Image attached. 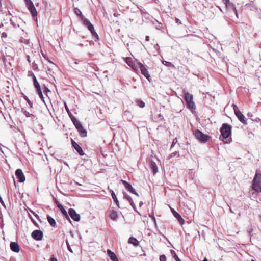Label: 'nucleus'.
Masks as SVG:
<instances>
[{
    "instance_id": "39448f33",
    "label": "nucleus",
    "mask_w": 261,
    "mask_h": 261,
    "mask_svg": "<svg viewBox=\"0 0 261 261\" xmlns=\"http://www.w3.org/2000/svg\"><path fill=\"white\" fill-rule=\"evenodd\" d=\"M194 135L196 139L202 142H206L210 138L209 136L203 134L202 132L199 129L196 130L194 133Z\"/></svg>"
},
{
    "instance_id": "c9c22d12",
    "label": "nucleus",
    "mask_w": 261,
    "mask_h": 261,
    "mask_svg": "<svg viewBox=\"0 0 261 261\" xmlns=\"http://www.w3.org/2000/svg\"><path fill=\"white\" fill-rule=\"evenodd\" d=\"M160 261H166V257L165 255H161L160 256Z\"/></svg>"
},
{
    "instance_id": "de8ad7c7",
    "label": "nucleus",
    "mask_w": 261,
    "mask_h": 261,
    "mask_svg": "<svg viewBox=\"0 0 261 261\" xmlns=\"http://www.w3.org/2000/svg\"><path fill=\"white\" fill-rule=\"evenodd\" d=\"M22 95L25 100H28V97L25 94H24L23 93H22Z\"/></svg>"
},
{
    "instance_id": "3c124183",
    "label": "nucleus",
    "mask_w": 261,
    "mask_h": 261,
    "mask_svg": "<svg viewBox=\"0 0 261 261\" xmlns=\"http://www.w3.org/2000/svg\"><path fill=\"white\" fill-rule=\"evenodd\" d=\"M113 15H114V16H115V17H118L119 15H120V14H118V13H114V14H113Z\"/></svg>"
},
{
    "instance_id": "2eb2a0df",
    "label": "nucleus",
    "mask_w": 261,
    "mask_h": 261,
    "mask_svg": "<svg viewBox=\"0 0 261 261\" xmlns=\"http://www.w3.org/2000/svg\"><path fill=\"white\" fill-rule=\"evenodd\" d=\"M27 8L28 9V10H29L30 12L31 13V15L33 17H36L37 16V10L34 4L28 7Z\"/></svg>"
},
{
    "instance_id": "c03bdc74",
    "label": "nucleus",
    "mask_w": 261,
    "mask_h": 261,
    "mask_svg": "<svg viewBox=\"0 0 261 261\" xmlns=\"http://www.w3.org/2000/svg\"><path fill=\"white\" fill-rule=\"evenodd\" d=\"M42 55L43 57L45 59L48 60V57L46 55H45L44 54H43L42 53Z\"/></svg>"
},
{
    "instance_id": "052dcab7",
    "label": "nucleus",
    "mask_w": 261,
    "mask_h": 261,
    "mask_svg": "<svg viewBox=\"0 0 261 261\" xmlns=\"http://www.w3.org/2000/svg\"><path fill=\"white\" fill-rule=\"evenodd\" d=\"M251 261H255V260H252Z\"/></svg>"
},
{
    "instance_id": "b1692460",
    "label": "nucleus",
    "mask_w": 261,
    "mask_h": 261,
    "mask_svg": "<svg viewBox=\"0 0 261 261\" xmlns=\"http://www.w3.org/2000/svg\"><path fill=\"white\" fill-rule=\"evenodd\" d=\"M238 118V119L243 124H247V119L245 117L244 115H236Z\"/></svg>"
},
{
    "instance_id": "6ab92c4d",
    "label": "nucleus",
    "mask_w": 261,
    "mask_h": 261,
    "mask_svg": "<svg viewBox=\"0 0 261 261\" xmlns=\"http://www.w3.org/2000/svg\"><path fill=\"white\" fill-rule=\"evenodd\" d=\"M149 167H150V168L151 169L152 172L153 174H155L158 172V167L155 162H152V161L151 162Z\"/></svg>"
},
{
    "instance_id": "f8f14e48",
    "label": "nucleus",
    "mask_w": 261,
    "mask_h": 261,
    "mask_svg": "<svg viewBox=\"0 0 261 261\" xmlns=\"http://www.w3.org/2000/svg\"><path fill=\"white\" fill-rule=\"evenodd\" d=\"M122 182L123 185L124 186V187H125V188L129 192H130V193H132L134 194H135V195L138 196V193L136 192V191L135 190V189L133 188V187L129 183H128V182H127L126 181H125V180H122Z\"/></svg>"
},
{
    "instance_id": "9b49d317",
    "label": "nucleus",
    "mask_w": 261,
    "mask_h": 261,
    "mask_svg": "<svg viewBox=\"0 0 261 261\" xmlns=\"http://www.w3.org/2000/svg\"><path fill=\"white\" fill-rule=\"evenodd\" d=\"M32 238L37 241L41 240L43 237V232L40 230H34L32 233Z\"/></svg>"
},
{
    "instance_id": "e433bc0d",
    "label": "nucleus",
    "mask_w": 261,
    "mask_h": 261,
    "mask_svg": "<svg viewBox=\"0 0 261 261\" xmlns=\"http://www.w3.org/2000/svg\"><path fill=\"white\" fill-rule=\"evenodd\" d=\"M87 28L90 31V32L91 31H94V28L93 25L92 24H90L89 25H88Z\"/></svg>"
},
{
    "instance_id": "13d9d810",
    "label": "nucleus",
    "mask_w": 261,
    "mask_h": 261,
    "mask_svg": "<svg viewBox=\"0 0 261 261\" xmlns=\"http://www.w3.org/2000/svg\"><path fill=\"white\" fill-rule=\"evenodd\" d=\"M152 219L154 220V222H155V218L154 217H152Z\"/></svg>"
},
{
    "instance_id": "dca6fc26",
    "label": "nucleus",
    "mask_w": 261,
    "mask_h": 261,
    "mask_svg": "<svg viewBox=\"0 0 261 261\" xmlns=\"http://www.w3.org/2000/svg\"><path fill=\"white\" fill-rule=\"evenodd\" d=\"M107 254L112 261H119L115 253L111 251L110 249L107 250Z\"/></svg>"
},
{
    "instance_id": "5fc2aeb1",
    "label": "nucleus",
    "mask_w": 261,
    "mask_h": 261,
    "mask_svg": "<svg viewBox=\"0 0 261 261\" xmlns=\"http://www.w3.org/2000/svg\"><path fill=\"white\" fill-rule=\"evenodd\" d=\"M230 142V141L229 139H228V141H225V143H229Z\"/></svg>"
},
{
    "instance_id": "9d476101",
    "label": "nucleus",
    "mask_w": 261,
    "mask_h": 261,
    "mask_svg": "<svg viewBox=\"0 0 261 261\" xmlns=\"http://www.w3.org/2000/svg\"><path fill=\"white\" fill-rule=\"evenodd\" d=\"M69 214L74 221H79L80 220V216L76 212L74 209L70 208L69 210Z\"/></svg>"
},
{
    "instance_id": "a18cd8bd",
    "label": "nucleus",
    "mask_w": 261,
    "mask_h": 261,
    "mask_svg": "<svg viewBox=\"0 0 261 261\" xmlns=\"http://www.w3.org/2000/svg\"><path fill=\"white\" fill-rule=\"evenodd\" d=\"M27 101V102L29 103V105L31 107L32 106V102H31V101L29 100V99L28 98V100H25Z\"/></svg>"
},
{
    "instance_id": "aec40b11",
    "label": "nucleus",
    "mask_w": 261,
    "mask_h": 261,
    "mask_svg": "<svg viewBox=\"0 0 261 261\" xmlns=\"http://www.w3.org/2000/svg\"><path fill=\"white\" fill-rule=\"evenodd\" d=\"M128 242L129 244H132L135 246H138L139 245V242L134 237H130L129 238Z\"/></svg>"
},
{
    "instance_id": "79ce46f5",
    "label": "nucleus",
    "mask_w": 261,
    "mask_h": 261,
    "mask_svg": "<svg viewBox=\"0 0 261 261\" xmlns=\"http://www.w3.org/2000/svg\"><path fill=\"white\" fill-rule=\"evenodd\" d=\"M46 60L51 65V67L54 66L55 65V64L52 61H51L48 58V60Z\"/></svg>"
},
{
    "instance_id": "7c9ffc66",
    "label": "nucleus",
    "mask_w": 261,
    "mask_h": 261,
    "mask_svg": "<svg viewBox=\"0 0 261 261\" xmlns=\"http://www.w3.org/2000/svg\"><path fill=\"white\" fill-rule=\"evenodd\" d=\"M83 20V24L86 27H88L91 23L90 21L87 18L83 17V18H81Z\"/></svg>"
},
{
    "instance_id": "09e8293b",
    "label": "nucleus",
    "mask_w": 261,
    "mask_h": 261,
    "mask_svg": "<svg viewBox=\"0 0 261 261\" xmlns=\"http://www.w3.org/2000/svg\"><path fill=\"white\" fill-rule=\"evenodd\" d=\"M177 142V140L176 139H174L173 141V142H172V146L174 145Z\"/></svg>"
},
{
    "instance_id": "1a4fd4ad",
    "label": "nucleus",
    "mask_w": 261,
    "mask_h": 261,
    "mask_svg": "<svg viewBox=\"0 0 261 261\" xmlns=\"http://www.w3.org/2000/svg\"><path fill=\"white\" fill-rule=\"evenodd\" d=\"M15 175L18 178L19 182H23L25 181V177L21 169H17L15 171Z\"/></svg>"
},
{
    "instance_id": "4d7b16f0",
    "label": "nucleus",
    "mask_w": 261,
    "mask_h": 261,
    "mask_svg": "<svg viewBox=\"0 0 261 261\" xmlns=\"http://www.w3.org/2000/svg\"><path fill=\"white\" fill-rule=\"evenodd\" d=\"M203 261H208L206 258H204Z\"/></svg>"
},
{
    "instance_id": "393cba45",
    "label": "nucleus",
    "mask_w": 261,
    "mask_h": 261,
    "mask_svg": "<svg viewBox=\"0 0 261 261\" xmlns=\"http://www.w3.org/2000/svg\"><path fill=\"white\" fill-rule=\"evenodd\" d=\"M125 198L129 201L130 205L132 206V207L134 208L135 207V204L134 203V201L132 199V198L129 196V195L125 194L124 195Z\"/></svg>"
},
{
    "instance_id": "2f4dec72",
    "label": "nucleus",
    "mask_w": 261,
    "mask_h": 261,
    "mask_svg": "<svg viewBox=\"0 0 261 261\" xmlns=\"http://www.w3.org/2000/svg\"><path fill=\"white\" fill-rule=\"evenodd\" d=\"M162 63L166 66L167 67H172V68H174V66L170 62H168V61H162Z\"/></svg>"
},
{
    "instance_id": "ea45409f",
    "label": "nucleus",
    "mask_w": 261,
    "mask_h": 261,
    "mask_svg": "<svg viewBox=\"0 0 261 261\" xmlns=\"http://www.w3.org/2000/svg\"><path fill=\"white\" fill-rule=\"evenodd\" d=\"M65 109L68 113V114H71V112L69 111L68 106H67V105L65 103Z\"/></svg>"
},
{
    "instance_id": "72a5a7b5",
    "label": "nucleus",
    "mask_w": 261,
    "mask_h": 261,
    "mask_svg": "<svg viewBox=\"0 0 261 261\" xmlns=\"http://www.w3.org/2000/svg\"><path fill=\"white\" fill-rule=\"evenodd\" d=\"M91 33L93 36L95 37L97 40L99 39L98 35L97 33L96 32V31H95V30H94V31H91Z\"/></svg>"
},
{
    "instance_id": "ddd939ff",
    "label": "nucleus",
    "mask_w": 261,
    "mask_h": 261,
    "mask_svg": "<svg viewBox=\"0 0 261 261\" xmlns=\"http://www.w3.org/2000/svg\"><path fill=\"white\" fill-rule=\"evenodd\" d=\"M171 211L172 213L173 216L177 219L178 222L181 225H183L185 223V220L184 219L181 217L180 215L177 212H176L174 209H173L172 207H170Z\"/></svg>"
},
{
    "instance_id": "a211bd4d",
    "label": "nucleus",
    "mask_w": 261,
    "mask_h": 261,
    "mask_svg": "<svg viewBox=\"0 0 261 261\" xmlns=\"http://www.w3.org/2000/svg\"><path fill=\"white\" fill-rule=\"evenodd\" d=\"M109 217L112 220L116 221L118 218L117 212L114 210H111L110 212Z\"/></svg>"
},
{
    "instance_id": "a19ab883",
    "label": "nucleus",
    "mask_w": 261,
    "mask_h": 261,
    "mask_svg": "<svg viewBox=\"0 0 261 261\" xmlns=\"http://www.w3.org/2000/svg\"><path fill=\"white\" fill-rule=\"evenodd\" d=\"M46 60L51 65V67L54 66L55 65V64L52 61H51L48 58V60Z\"/></svg>"
},
{
    "instance_id": "6e6d98bb",
    "label": "nucleus",
    "mask_w": 261,
    "mask_h": 261,
    "mask_svg": "<svg viewBox=\"0 0 261 261\" xmlns=\"http://www.w3.org/2000/svg\"><path fill=\"white\" fill-rule=\"evenodd\" d=\"M68 248L70 251L72 252L71 250L70 249V247H69L68 246Z\"/></svg>"
},
{
    "instance_id": "a878e982",
    "label": "nucleus",
    "mask_w": 261,
    "mask_h": 261,
    "mask_svg": "<svg viewBox=\"0 0 261 261\" xmlns=\"http://www.w3.org/2000/svg\"><path fill=\"white\" fill-rule=\"evenodd\" d=\"M224 3L225 5L226 8L229 9L233 7L232 4L230 2L229 0H223Z\"/></svg>"
},
{
    "instance_id": "423d86ee",
    "label": "nucleus",
    "mask_w": 261,
    "mask_h": 261,
    "mask_svg": "<svg viewBox=\"0 0 261 261\" xmlns=\"http://www.w3.org/2000/svg\"><path fill=\"white\" fill-rule=\"evenodd\" d=\"M32 76H33V84H34V87L36 89V92L38 93V94L39 95V96L40 98V99H42L43 101H44V97H43V95L42 94V92L40 84L38 83L35 75L34 74H32Z\"/></svg>"
},
{
    "instance_id": "c85d7f7f",
    "label": "nucleus",
    "mask_w": 261,
    "mask_h": 261,
    "mask_svg": "<svg viewBox=\"0 0 261 261\" xmlns=\"http://www.w3.org/2000/svg\"><path fill=\"white\" fill-rule=\"evenodd\" d=\"M74 13L77 15L81 17V18H83L84 16L83 15L81 10L77 8H75L74 9Z\"/></svg>"
},
{
    "instance_id": "c756f323",
    "label": "nucleus",
    "mask_w": 261,
    "mask_h": 261,
    "mask_svg": "<svg viewBox=\"0 0 261 261\" xmlns=\"http://www.w3.org/2000/svg\"><path fill=\"white\" fill-rule=\"evenodd\" d=\"M233 107L234 114H242L241 112L239 111L238 108L234 104L232 105Z\"/></svg>"
},
{
    "instance_id": "20e7f679",
    "label": "nucleus",
    "mask_w": 261,
    "mask_h": 261,
    "mask_svg": "<svg viewBox=\"0 0 261 261\" xmlns=\"http://www.w3.org/2000/svg\"><path fill=\"white\" fill-rule=\"evenodd\" d=\"M222 136L224 139H227L231 134V127L226 123L222 125L220 129Z\"/></svg>"
},
{
    "instance_id": "0eeeda50",
    "label": "nucleus",
    "mask_w": 261,
    "mask_h": 261,
    "mask_svg": "<svg viewBox=\"0 0 261 261\" xmlns=\"http://www.w3.org/2000/svg\"><path fill=\"white\" fill-rule=\"evenodd\" d=\"M137 71L140 69L141 73L149 81H150V76L148 73L147 68L140 62H137Z\"/></svg>"
},
{
    "instance_id": "412c9836",
    "label": "nucleus",
    "mask_w": 261,
    "mask_h": 261,
    "mask_svg": "<svg viewBox=\"0 0 261 261\" xmlns=\"http://www.w3.org/2000/svg\"><path fill=\"white\" fill-rule=\"evenodd\" d=\"M58 207L59 208V209L60 210V211H61L62 213L63 214V215L68 219H69V216L67 214V213L66 212V211L65 210V208H64V207L62 205L59 204L58 205Z\"/></svg>"
},
{
    "instance_id": "6e6552de",
    "label": "nucleus",
    "mask_w": 261,
    "mask_h": 261,
    "mask_svg": "<svg viewBox=\"0 0 261 261\" xmlns=\"http://www.w3.org/2000/svg\"><path fill=\"white\" fill-rule=\"evenodd\" d=\"M125 61L127 64V65L130 67H132L135 72H137V62H134L133 59L131 57L126 58L125 59Z\"/></svg>"
},
{
    "instance_id": "5701e85b",
    "label": "nucleus",
    "mask_w": 261,
    "mask_h": 261,
    "mask_svg": "<svg viewBox=\"0 0 261 261\" xmlns=\"http://www.w3.org/2000/svg\"><path fill=\"white\" fill-rule=\"evenodd\" d=\"M110 192H111V195L114 201L117 205V206L119 207V203L118 199L117 198L116 195H115L114 192L112 190H110Z\"/></svg>"
},
{
    "instance_id": "603ef678",
    "label": "nucleus",
    "mask_w": 261,
    "mask_h": 261,
    "mask_svg": "<svg viewBox=\"0 0 261 261\" xmlns=\"http://www.w3.org/2000/svg\"><path fill=\"white\" fill-rule=\"evenodd\" d=\"M27 59H28V61L29 63H31V60H30V57L29 56H27Z\"/></svg>"
},
{
    "instance_id": "f257e3e1",
    "label": "nucleus",
    "mask_w": 261,
    "mask_h": 261,
    "mask_svg": "<svg viewBox=\"0 0 261 261\" xmlns=\"http://www.w3.org/2000/svg\"><path fill=\"white\" fill-rule=\"evenodd\" d=\"M69 116L76 128L77 129L80 136L82 137H85L86 136H87V131L83 128L80 122H79L73 116V115Z\"/></svg>"
},
{
    "instance_id": "58836bf2",
    "label": "nucleus",
    "mask_w": 261,
    "mask_h": 261,
    "mask_svg": "<svg viewBox=\"0 0 261 261\" xmlns=\"http://www.w3.org/2000/svg\"><path fill=\"white\" fill-rule=\"evenodd\" d=\"M33 68L34 70H38V67L36 63H35V61L33 63Z\"/></svg>"
},
{
    "instance_id": "49530a36",
    "label": "nucleus",
    "mask_w": 261,
    "mask_h": 261,
    "mask_svg": "<svg viewBox=\"0 0 261 261\" xmlns=\"http://www.w3.org/2000/svg\"><path fill=\"white\" fill-rule=\"evenodd\" d=\"M175 21H176V23H177L181 24V23L180 21V20H179V19H178V18H176V19H175Z\"/></svg>"
},
{
    "instance_id": "bf43d9fd",
    "label": "nucleus",
    "mask_w": 261,
    "mask_h": 261,
    "mask_svg": "<svg viewBox=\"0 0 261 261\" xmlns=\"http://www.w3.org/2000/svg\"><path fill=\"white\" fill-rule=\"evenodd\" d=\"M76 184L79 186H81V185L80 184V183H78V182H76Z\"/></svg>"
},
{
    "instance_id": "473e14b6",
    "label": "nucleus",
    "mask_w": 261,
    "mask_h": 261,
    "mask_svg": "<svg viewBox=\"0 0 261 261\" xmlns=\"http://www.w3.org/2000/svg\"><path fill=\"white\" fill-rule=\"evenodd\" d=\"M27 7L33 5L31 0H24Z\"/></svg>"
},
{
    "instance_id": "cd10ccee",
    "label": "nucleus",
    "mask_w": 261,
    "mask_h": 261,
    "mask_svg": "<svg viewBox=\"0 0 261 261\" xmlns=\"http://www.w3.org/2000/svg\"><path fill=\"white\" fill-rule=\"evenodd\" d=\"M135 102L136 103L137 106H138L140 108H143L145 106V103L140 99H136L135 100Z\"/></svg>"
},
{
    "instance_id": "f3484780",
    "label": "nucleus",
    "mask_w": 261,
    "mask_h": 261,
    "mask_svg": "<svg viewBox=\"0 0 261 261\" xmlns=\"http://www.w3.org/2000/svg\"><path fill=\"white\" fill-rule=\"evenodd\" d=\"M10 248L15 252H18L19 251V247L17 243L11 242L10 244Z\"/></svg>"
},
{
    "instance_id": "bb28decb",
    "label": "nucleus",
    "mask_w": 261,
    "mask_h": 261,
    "mask_svg": "<svg viewBox=\"0 0 261 261\" xmlns=\"http://www.w3.org/2000/svg\"><path fill=\"white\" fill-rule=\"evenodd\" d=\"M170 252H171V254L172 255V256H173V257L174 258V259L176 260V261H181L179 258V257H178V256L177 255L176 252L173 250H170Z\"/></svg>"
},
{
    "instance_id": "4468645a",
    "label": "nucleus",
    "mask_w": 261,
    "mask_h": 261,
    "mask_svg": "<svg viewBox=\"0 0 261 261\" xmlns=\"http://www.w3.org/2000/svg\"><path fill=\"white\" fill-rule=\"evenodd\" d=\"M71 144L73 147H74L80 155H83L84 154V151L81 147L73 139H71Z\"/></svg>"
},
{
    "instance_id": "4be33fe9",
    "label": "nucleus",
    "mask_w": 261,
    "mask_h": 261,
    "mask_svg": "<svg viewBox=\"0 0 261 261\" xmlns=\"http://www.w3.org/2000/svg\"><path fill=\"white\" fill-rule=\"evenodd\" d=\"M47 219L48 223L52 227L56 226V222L55 219L49 215L47 216Z\"/></svg>"
},
{
    "instance_id": "7ed1b4c3",
    "label": "nucleus",
    "mask_w": 261,
    "mask_h": 261,
    "mask_svg": "<svg viewBox=\"0 0 261 261\" xmlns=\"http://www.w3.org/2000/svg\"><path fill=\"white\" fill-rule=\"evenodd\" d=\"M185 100L186 101L188 108L191 110L193 113H194L196 109V106L193 101V95L188 92L186 93Z\"/></svg>"
},
{
    "instance_id": "4c0bfd02",
    "label": "nucleus",
    "mask_w": 261,
    "mask_h": 261,
    "mask_svg": "<svg viewBox=\"0 0 261 261\" xmlns=\"http://www.w3.org/2000/svg\"><path fill=\"white\" fill-rule=\"evenodd\" d=\"M87 28L90 31V32L91 31H94V28L93 25L92 24H90L89 25H88Z\"/></svg>"
},
{
    "instance_id": "f704fd0d",
    "label": "nucleus",
    "mask_w": 261,
    "mask_h": 261,
    "mask_svg": "<svg viewBox=\"0 0 261 261\" xmlns=\"http://www.w3.org/2000/svg\"><path fill=\"white\" fill-rule=\"evenodd\" d=\"M43 92L46 96H47L48 92H50V90H49V89L48 88L46 87L45 86H44V87L43 88Z\"/></svg>"
},
{
    "instance_id": "864d4df0",
    "label": "nucleus",
    "mask_w": 261,
    "mask_h": 261,
    "mask_svg": "<svg viewBox=\"0 0 261 261\" xmlns=\"http://www.w3.org/2000/svg\"><path fill=\"white\" fill-rule=\"evenodd\" d=\"M145 39H146V40L147 41H149V37L148 36H146V38Z\"/></svg>"
},
{
    "instance_id": "37998d69",
    "label": "nucleus",
    "mask_w": 261,
    "mask_h": 261,
    "mask_svg": "<svg viewBox=\"0 0 261 261\" xmlns=\"http://www.w3.org/2000/svg\"><path fill=\"white\" fill-rule=\"evenodd\" d=\"M2 37L3 38H6L7 37V33L5 32H3L2 34Z\"/></svg>"
},
{
    "instance_id": "f03ea898",
    "label": "nucleus",
    "mask_w": 261,
    "mask_h": 261,
    "mask_svg": "<svg viewBox=\"0 0 261 261\" xmlns=\"http://www.w3.org/2000/svg\"><path fill=\"white\" fill-rule=\"evenodd\" d=\"M252 188L257 193L261 192V173L255 174L252 181Z\"/></svg>"
},
{
    "instance_id": "8fccbe9b",
    "label": "nucleus",
    "mask_w": 261,
    "mask_h": 261,
    "mask_svg": "<svg viewBox=\"0 0 261 261\" xmlns=\"http://www.w3.org/2000/svg\"><path fill=\"white\" fill-rule=\"evenodd\" d=\"M50 261H58L57 259L55 257H51L50 258Z\"/></svg>"
}]
</instances>
